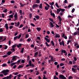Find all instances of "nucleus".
<instances>
[{
	"label": "nucleus",
	"instance_id": "obj_1",
	"mask_svg": "<svg viewBox=\"0 0 79 79\" xmlns=\"http://www.w3.org/2000/svg\"><path fill=\"white\" fill-rule=\"evenodd\" d=\"M10 71L8 70H4L2 71V74H3L5 76H6V75H8V73H9Z\"/></svg>",
	"mask_w": 79,
	"mask_h": 79
},
{
	"label": "nucleus",
	"instance_id": "obj_2",
	"mask_svg": "<svg viewBox=\"0 0 79 79\" xmlns=\"http://www.w3.org/2000/svg\"><path fill=\"white\" fill-rule=\"evenodd\" d=\"M29 66H31L33 68H34V66H35V65L34 64H32V62L31 60L29 61V64L27 65L26 67H28Z\"/></svg>",
	"mask_w": 79,
	"mask_h": 79
},
{
	"label": "nucleus",
	"instance_id": "obj_3",
	"mask_svg": "<svg viewBox=\"0 0 79 79\" xmlns=\"http://www.w3.org/2000/svg\"><path fill=\"white\" fill-rule=\"evenodd\" d=\"M12 77V74H10L9 76H7L6 77H5L2 78V79H11Z\"/></svg>",
	"mask_w": 79,
	"mask_h": 79
},
{
	"label": "nucleus",
	"instance_id": "obj_4",
	"mask_svg": "<svg viewBox=\"0 0 79 79\" xmlns=\"http://www.w3.org/2000/svg\"><path fill=\"white\" fill-rule=\"evenodd\" d=\"M44 4H46V5H47V6H48V7L47 6H45V10H48L49 9V8H50V5H48V4L47 3L44 2Z\"/></svg>",
	"mask_w": 79,
	"mask_h": 79
},
{
	"label": "nucleus",
	"instance_id": "obj_5",
	"mask_svg": "<svg viewBox=\"0 0 79 79\" xmlns=\"http://www.w3.org/2000/svg\"><path fill=\"white\" fill-rule=\"evenodd\" d=\"M66 79V78L63 75L61 74L59 76V79Z\"/></svg>",
	"mask_w": 79,
	"mask_h": 79
},
{
	"label": "nucleus",
	"instance_id": "obj_6",
	"mask_svg": "<svg viewBox=\"0 0 79 79\" xmlns=\"http://www.w3.org/2000/svg\"><path fill=\"white\" fill-rule=\"evenodd\" d=\"M14 17L16 20L18 19V13H17V12L15 13Z\"/></svg>",
	"mask_w": 79,
	"mask_h": 79
},
{
	"label": "nucleus",
	"instance_id": "obj_7",
	"mask_svg": "<svg viewBox=\"0 0 79 79\" xmlns=\"http://www.w3.org/2000/svg\"><path fill=\"white\" fill-rule=\"evenodd\" d=\"M15 26H16L17 27H19V26L20 25V23L19 22H18L17 23L15 22Z\"/></svg>",
	"mask_w": 79,
	"mask_h": 79
},
{
	"label": "nucleus",
	"instance_id": "obj_8",
	"mask_svg": "<svg viewBox=\"0 0 79 79\" xmlns=\"http://www.w3.org/2000/svg\"><path fill=\"white\" fill-rule=\"evenodd\" d=\"M16 58H17V56H14L12 59V60H13V61H16Z\"/></svg>",
	"mask_w": 79,
	"mask_h": 79
},
{
	"label": "nucleus",
	"instance_id": "obj_9",
	"mask_svg": "<svg viewBox=\"0 0 79 79\" xmlns=\"http://www.w3.org/2000/svg\"><path fill=\"white\" fill-rule=\"evenodd\" d=\"M38 7V4H34L33 5L32 7L33 8V9H34V8H36Z\"/></svg>",
	"mask_w": 79,
	"mask_h": 79
},
{
	"label": "nucleus",
	"instance_id": "obj_10",
	"mask_svg": "<svg viewBox=\"0 0 79 79\" xmlns=\"http://www.w3.org/2000/svg\"><path fill=\"white\" fill-rule=\"evenodd\" d=\"M23 65H19V66L18 67L17 69H20V68H23V66H24V64H23Z\"/></svg>",
	"mask_w": 79,
	"mask_h": 79
},
{
	"label": "nucleus",
	"instance_id": "obj_11",
	"mask_svg": "<svg viewBox=\"0 0 79 79\" xmlns=\"http://www.w3.org/2000/svg\"><path fill=\"white\" fill-rule=\"evenodd\" d=\"M44 39L45 40H46L47 42H48V43H50V40L49 39H48L45 37Z\"/></svg>",
	"mask_w": 79,
	"mask_h": 79
},
{
	"label": "nucleus",
	"instance_id": "obj_12",
	"mask_svg": "<svg viewBox=\"0 0 79 79\" xmlns=\"http://www.w3.org/2000/svg\"><path fill=\"white\" fill-rule=\"evenodd\" d=\"M56 35L55 36V37L56 38H58L59 37H60V35L59 34H56V33H55Z\"/></svg>",
	"mask_w": 79,
	"mask_h": 79
},
{
	"label": "nucleus",
	"instance_id": "obj_13",
	"mask_svg": "<svg viewBox=\"0 0 79 79\" xmlns=\"http://www.w3.org/2000/svg\"><path fill=\"white\" fill-rule=\"evenodd\" d=\"M58 18H59V21H60V24H61V21H62V19H61V16H58Z\"/></svg>",
	"mask_w": 79,
	"mask_h": 79
},
{
	"label": "nucleus",
	"instance_id": "obj_14",
	"mask_svg": "<svg viewBox=\"0 0 79 79\" xmlns=\"http://www.w3.org/2000/svg\"><path fill=\"white\" fill-rule=\"evenodd\" d=\"M5 27L6 28L7 30H8V28H9L8 27V24L6 23L5 25Z\"/></svg>",
	"mask_w": 79,
	"mask_h": 79
},
{
	"label": "nucleus",
	"instance_id": "obj_15",
	"mask_svg": "<svg viewBox=\"0 0 79 79\" xmlns=\"http://www.w3.org/2000/svg\"><path fill=\"white\" fill-rule=\"evenodd\" d=\"M61 11L60 10V8L59 9H57V15H58L59 13H60V12Z\"/></svg>",
	"mask_w": 79,
	"mask_h": 79
},
{
	"label": "nucleus",
	"instance_id": "obj_16",
	"mask_svg": "<svg viewBox=\"0 0 79 79\" xmlns=\"http://www.w3.org/2000/svg\"><path fill=\"white\" fill-rule=\"evenodd\" d=\"M50 26H51V27H54V25L53 24V23H52V22H50Z\"/></svg>",
	"mask_w": 79,
	"mask_h": 79
},
{
	"label": "nucleus",
	"instance_id": "obj_17",
	"mask_svg": "<svg viewBox=\"0 0 79 79\" xmlns=\"http://www.w3.org/2000/svg\"><path fill=\"white\" fill-rule=\"evenodd\" d=\"M17 47L18 48H19V47H22V44H19L18 45H17Z\"/></svg>",
	"mask_w": 79,
	"mask_h": 79
},
{
	"label": "nucleus",
	"instance_id": "obj_18",
	"mask_svg": "<svg viewBox=\"0 0 79 79\" xmlns=\"http://www.w3.org/2000/svg\"><path fill=\"white\" fill-rule=\"evenodd\" d=\"M11 53H12V52L11 51H9L7 52V55L10 56V55H11Z\"/></svg>",
	"mask_w": 79,
	"mask_h": 79
},
{
	"label": "nucleus",
	"instance_id": "obj_19",
	"mask_svg": "<svg viewBox=\"0 0 79 79\" xmlns=\"http://www.w3.org/2000/svg\"><path fill=\"white\" fill-rule=\"evenodd\" d=\"M38 53H39V52H37L35 53V54L34 55V57H36V56L38 55Z\"/></svg>",
	"mask_w": 79,
	"mask_h": 79
},
{
	"label": "nucleus",
	"instance_id": "obj_20",
	"mask_svg": "<svg viewBox=\"0 0 79 79\" xmlns=\"http://www.w3.org/2000/svg\"><path fill=\"white\" fill-rule=\"evenodd\" d=\"M35 18H36V19H37V20L39 19H40V17H39V15H36L35 16Z\"/></svg>",
	"mask_w": 79,
	"mask_h": 79
},
{
	"label": "nucleus",
	"instance_id": "obj_21",
	"mask_svg": "<svg viewBox=\"0 0 79 79\" xmlns=\"http://www.w3.org/2000/svg\"><path fill=\"white\" fill-rule=\"evenodd\" d=\"M2 67H6L7 66V64H3L2 65Z\"/></svg>",
	"mask_w": 79,
	"mask_h": 79
},
{
	"label": "nucleus",
	"instance_id": "obj_22",
	"mask_svg": "<svg viewBox=\"0 0 79 79\" xmlns=\"http://www.w3.org/2000/svg\"><path fill=\"white\" fill-rule=\"evenodd\" d=\"M2 47L3 48H4L3 47H5L4 49L6 50V49H7V48H8V46L4 45Z\"/></svg>",
	"mask_w": 79,
	"mask_h": 79
},
{
	"label": "nucleus",
	"instance_id": "obj_23",
	"mask_svg": "<svg viewBox=\"0 0 79 79\" xmlns=\"http://www.w3.org/2000/svg\"><path fill=\"white\" fill-rule=\"evenodd\" d=\"M51 61L52 62H53L54 61V59H53V56H52L51 58Z\"/></svg>",
	"mask_w": 79,
	"mask_h": 79
},
{
	"label": "nucleus",
	"instance_id": "obj_24",
	"mask_svg": "<svg viewBox=\"0 0 79 79\" xmlns=\"http://www.w3.org/2000/svg\"><path fill=\"white\" fill-rule=\"evenodd\" d=\"M36 29L38 31H40V30H41V28L40 27H37Z\"/></svg>",
	"mask_w": 79,
	"mask_h": 79
},
{
	"label": "nucleus",
	"instance_id": "obj_25",
	"mask_svg": "<svg viewBox=\"0 0 79 79\" xmlns=\"http://www.w3.org/2000/svg\"><path fill=\"white\" fill-rule=\"evenodd\" d=\"M60 11L62 12V13H63L64 11H65V10L64 9H61V8H60Z\"/></svg>",
	"mask_w": 79,
	"mask_h": 79
},
{
	"label": "nucleus",
	"instance_id": "obj_26",
	"mask_svg": "<svg viewBox=\"0 0 79 79\" xmlns=\"http://www.w3.org/2000/svg\"><path fill=\"white\" fill-rule=\"evenodd\" d=\"M9 18H13V15H10L8 16Z\"/></svg>",
	"mask_w": 79,
	"mask_h": 79
},
{
	"label": "nucleus",
	"instance_id": "obj_27",
	"mask_svg": "<svg viewBox=\"0 0 79 79\" xmlns=\"http://www.w3.org/2000/svg\"><path fill=\"white\" fill-rule=\"evenodd\" d=\"M72 71L73 72V73H76V72H76V70H75V69H74V68H72Z\"/></svg>",
	"mask_w": 79,
	"mask_h": 79
},
{
	"label": "nucleus",
	"instance_id": "obj_28",
	"mask_svg": "<svg viewBox=\"0 0 79 79\" xmlns=\"http://www.w3.org/2000/svg\"><path fill=\"white\" fill-rule=\"evenodd\" d=\"M21 35H22V34L21 33L18 36V39H20L21 38Z\"/></svg>",
	"mask_w": 79,
	"mask_h": 79
},
{
	"label": "nucleus",
	"instance_id": "obj_29",
	"mask_svg": "<svg viewBox=\"0 0 79 79\" xmlns=\"http://www.w3.org/2000/svg\"><path fill=\"white\" fill-rule=\"evenodd\" d=\"M66 51V50H62L61 53H66V52H67Z\"/></svg>",
	"mask_w": 79,
	"mask_h": 79
},
{
	"label": "nucleus",
	"instance_id": "obj_30",
	"mask_svg": "<svg viewBox=\"0 0 79 79\" xmlns=\"http://www.w3.org/2000/svg\"><path fill=\"white\" fill-rule=\"evenodd\" d=\"M39 7L40 8H41V9H42V3H41L40 4Z\"/></svg>",
	"mask_w": 79,
	"mask_h": 79
},
{
	"label": "nucleus",
	"instance_id": "obj_31",
	"mask_svg": "<svg viewBox=\"0 0 79 79\" xmlns=\"http://www.w3.org/2000/svg\"><path fill=\"white\" fill-rule=\"evenodd\" d=\"M17 45L16 44H15L14 45H13L12 46V48H16V47Z\"/></svg>",
	"mask_w": 79,
	"mask_h": 79
},
{
	"label": "nucleus",
	"instance_id": "obj_32",
	"mask_svg": "<svg viewBox=\"0 0 79 79\" xmlns=\"http://www.w3.org/2000/svg\"><path fill=\"white\" fill-rule=\"evenodd\" d=\"M19 4L20 5V6H21V7H23V6H24V4H23V3L21 2L19 3Z\"/></svg>",
	"mask_w": 79,
	"mask_h": 79
},
{
	"label": "nucleus",
	"instance_id": "obj_33",
	"mask_svg": "<svg viewBox=\"0 0 79 79\" xmlns=\"http://www.w3.org/2000/svg\"><path fill=\"white\" fill-rule=\"evenodd\" d=\"M19 74L18 72H15L13 73V74H15V75H18Z\"/></svg>",
	"mask_w": 79,
	"mask_h": 79
},
{
	"label": "nucleus",
	"instance_id": "obj_34",
	"mask_svg": "<svg viewBox=\"0 0 79 79\" xmlns=\"http://www.w3.org/2000/svg\"><path fill=\"white\" fill-rule=\"evenodd\" d=\"M30 59V57H29V56H28L27 57V62H28L29 61V60Z\"/></svg>",
	"mask_w": 79,
	"mask_h": 79
},
{
	"label": "nucleus",
	"instance_id": "obj_35",
	"mask_svg": "<svg viewBox=\"0 0 79 79\" xmlns=\"http://www.w3.org/2000/svg\"><path fill=\"white\" fill-rule=\"evenodd\" d=\"M40 1L39 0H37L36 1V3H37L39 4V3H40Z\"/></svg>",
	"mask_w": 79,
	"mask_h": 79
},
{
	"label": "nucleus",
	"instance_id": "obj_36",
	"mask_svg": "<svg viewBox=\"0 0 79 79\" xmlns=\"http://www.w3.org/2000/svg\"><path fill=\"white\" fill-rule=\"evenodd\" d=\"M24 48H23L21 50V52L22 53H23V52H24Z\"/></svg>",
	"mask_w": 79,
	"mask_h": 79
},
{
	"label": "nucleus",
	"instance_id": "obj_37",
	"mask_svg": "<svg viewBox=\"0 0 79 79\" xmlns=\"http://www.w3.org/2000/svg\"><path fill=\"white\" fill-rule=\"evenodd\" d=\"M15 64H16V62H14L11 64V66H13L14 65H15Z\"/></svg>",
	"mask_w": 79,
	"mask_h": 79
},
{
	"label": "nucleus",
	"instance_id": "obj_38",
	"mask_svg": "<svg viewBox=\"0 0 79 79\" xmlns=\"http://www.w3.org/2000/svg\"><path fill=\"white\" fill-rule=\"evenodd\" d=\"M45 44L47 47H50V46L48 44V43H47V42H46Z\"/></svg>",
	"mask_w": 79,
	"mask_h": 79
},
{
	"label": "nucleus",
	"instance_id": "obj_39",
	"mask_svg": "<svg viewBox=\"0 0 79 79\" xmlns=\"http://www.w3.org/2000/svg\"><path fill=\"white\" fill-rule=\"evenodd\" d=\"M56 7H57V8H59V6L58 5V3L56 2Z\"/></svg>",
	"mask_w": 79,
	"mask_h": 79
},
{
	"label": "nucleus",
	"instance_id": "obj_40",
	"mask_svg": "<svg viewBox=\"0 0 79 79\" xmlns=\"http://www.w3.org/2000/svg\"><path fill=\"white\" fill-rule=\"evenodd\" d=\"M51 43L52 44V46H54V45H55V43H54L53 41H52Z\"/></svg>",
	"mask_w": 79,
	"mask_h": 79
},
{
	"label": "nucleus",
	"instance_id": "obj_41",
	"mask_svg": "<svg viewBox=\"0 0 79 79\" xmlns=\"http://www.w3.org/2000/svg\"><path fill=\"white\" fill-rule=\"evenodd\" d=\"M54 79H58V78L56 76V75H55L54 76Z\"/></svg>",
	"mask_w": 79,
	"mask_h": 79
},
{
	"label": "nucleus",
	"instance_id": "obj_42",
	"mask_svg": "<svg viewBox=\"0 0 79 79\" xmlns=\"http://www.w3.org/2000/svg\"><path fill=\"white\" fill-rule=\"evenodd\" d=\"M71 42V40H69L67 41V45H68L69 44V43H70V42Z\"/></svg>",
	"mask_w": 79,
	"mask_h": 79
},
{
	"label": "nucleus",
	"instance_id": "obj_43",
	"mask_svg": "<svg viewBox=\"0 0 79 79\" xmlns=\"http://www.w3.org/2000/svg\"><path fill=\"white\" fill-rule=\"evenodd\" d=\"M7 10H8L7 9H5L3 11V12L6 13H7Z\"/></svg>",
	"mask_w": 79,
	"mask_h": 79
},
{
	"label": "nucleus",
	"instance_id": "obj_44",
	"mask_svg": "<svg viewBox=\"0 0 79 79\" xmlns=\"http://www.w3.org/2000/svg\"><path fill=\"white\" fill-rule=\"evenodd\" d=\"M49 20L52 22H53V19L49 18Z\"/></svg>",
	"mask_w": 79,
	"mask_h": 79
},
{
	"label": "nucleus",
	"instance_id": "obj_45",
	"mask_svg": "<svg viewBox=\"0 0 79 79\" xmlns=\"http://www.w3.org/2000/svg\"><path fill=\"white\" fill-rule=\"evenodd\" d=\"M52 16L53 18H55V14H54V13H52Z\"/></svg>",
	"mask_w": 79,
	"mask_h": 79
},
{
	"label": "nucleus",
	"instance_id": "obj_46",
	"mask_svg": "<svg viewBox=\"0 0 79 79\" xmlns=\"http://www.w3.org/2000/svg\"><path fill=\"white\" fill-rule=\"evenodd\" d=\"M61 42L62 45H63V46H64V41H62Z\"/></svg>",
	"mask_w": 79,
	"mask_h": 79
},
{
	"label": "nucleus",
	"instance_id": "obj_47",
	"mask_svg": "<svg viewBox=\"0 0 79 79\" xmlns=\"http://www.w3.org/2000/svg\"><path fill=\"white\" fill-rule=\"evenodd\" d=\"M13 27H13V26H10L9 27V29H13Z\"/></svg>",
	"mask_w": 79,
	"mask_h": 79
},
{
	"label": "nucleus",
	"instance_id": "obj_48",
	"mask_svg": "<svg viewBox=\"0 0 79 79\" xmlns=\"http://www.w3.org/2000/svg\"><path fill=\"white\" fill-rule=\"evenodd\" d=\"M74 11H75V9L73 8L72 10V13H73V12H74Z\"/></svg>",
	"mask_w": 79,
	"mask_h": 79
},
{
	"label": "nucleus",
	"instance_id": "obj_49",
	"mask_svg": "<svg viewBox=\"0 0 79 79\" xmlns=\"http://www.w3.org/2000/svg\"><path fill=\"white\" fill-rule=\"evenodd\" d=\"M3 32V29H2V28H0V32Z\"/></svg>",
	"mask_w": 79,
	"mask_h": 79
},
{
	"label": "nucleus",
	"instance_id": "obj_50",
	"mask_svg": "<svg viewBox=\"0 0 79 79\" xmlns=\"http://www.w3.org/2000/svg\"><path fill=\"white\" fill-rule=\"evenodd\" d=\"M3 58H6V57H8V55H4L3 56Z\"/></svg>",
	"mask_w": 79,
	"mask_h": 79
},
{
	"label": "nucleus",
	"instance_id": "obj_51",
	"mask_svg": "<svg viewBox=\"0 0 79 79\" xmlns=\"http://www.w3.org/2000/svg\"><path fill=\"white\" fill-rule=\"evenodd\" d=\"M17 39H18V36H17L15 37L14 38V40H16Z\"/></svg>",
	"mask_w": 79,
	"mask_h": 79
},
{
	"label": "nucleus",
	"instance_id": "obj_52",
	"mask_svg": "<svg viewBox=\"0 0 79 79\" xmlns=\"http://www.w3.org/2000/svg\"><path fill=\"white\" fill-rule=\"evenodd\" d=\"M15 1L14 0H12L11 1V3H15Z\"/></svg>",
	"mask_w": 79,
	"mask_h": 79
},
{
	"label": "nucleus",
	"instance_id": "obj_53",
	"mask_svg": "<svg viewBox=\"0 0 79 79\" xmlns=\"http://www.w3.org/2000/svg\"><path fill=\"white\" fill-rule=\"evenodd\" d=\"M60 66H64V64L63 63H60Z\"/></svg>",
	"mask_w": 79,
	"mask_h": 79
},
{
	"label": "nucleus",
	"instance_id": "obj_54",
	"mask_svg": "<svg viewBox=\"0 0 79 79\" xmlns=\"http://www.w3.org/2000/svg\"><path fill=\"white\" fill-rule=\"evenodd\" d=\"M25 37L26 39H27V38H28V37H29V35L28 34L26 35H25Z\"/></svg>",
	"mask_w": 79,
	"mask_h": 79
},
{
	"label": "nucleus",
	"instance_id": "obj_55",
	"mask_svg": "<svg viewBox=\"0 0 79 79\" xmlns=\"http://www.w3.org/2000/svg\"><path fill=\"white\" fill-rule=\"evenodd\" d=\"M21 63H25V61H24V60H22L21 61Z\"/></svg>",
	"mask_w": 79,
	"mask_h": 79
},
{
	"label": "nucleus",
	"instance_id": "obj_56",
	"mask_svg": "<svg viewBox=\"0 0 79 79\" xmlns=\"http://www.w3.org/2000/svg\"><path fill=\"white\" fill-rule=\"evenodd\" d=\"M21 59H20L17 62V63H20V62H21Z\"/></svg>",
	"mask_w": 79,
	"mask_h": 79
},
{
	"label": "nucleus",
	"instance_id": "obj_57",
	"mask_svg": "<svg viewBox=\"0 0 79 79\" xmlns=\"http://www.w3.org/2000/svg\"><path fill=\"white\" fill-rule=\"evenodd\" d=\"M73 77H72L71 76H70L68 77V79H73Z\"/></svg>",
	"mask_w": 79,
	"mask_h": 79
},
{
	"label": "nucleus",
	"instance_id": "obj_58",
	"mask_svg": "<svg viewBox=\"0 0 79 79\" xmlns=\"http://www.w3.org/2000/svg\"><path fill=\"white\" fill-rule=\"evenodd\" d=\"M77 32H75L74 33H73V34L74 35H77Z\"/></svg>",
	"mask_w": 79,
	"mask_h": 79
},
{
	"label": "nucleus",
	"instance_id": "obj_59",
	"mask_svg": "<svg viewBox=\"0 0 79 79\" xmlns=\"http://www.w3.org/2000/svg\"><path fill=\"white\" fill-rule=\"evenodd\" d=\"M31 26H32L33 27H35V25L33 23H31Z\"/></svg>",
	"mask_w": 79,
	"mask_h": 79
},
{
	"label": "nucleus",
	"instance_id": "obj_60",
	"mask_svg": "<svg viewBox=\"0 0 79 79\" xmlns=\"http://www.w3.org/2000/svg\"><path fill=\"white\" fill-rule=\"evenodd\" d=\"M23 27V25L21 24L19 27V28H21V27Z\"/></svg>",
	"mask_w": 79,
	"mask_h": 79
},
{
	"label": "nucleus",
	"instance_id": "obj_61",
	"mask_svg": "<svg viewBox=\"0 0 79 79\" xmlns=\"http://www.w3.org/2000/svg\"><path fill=\"white\" fill-rule=\"evenodd\" d=\"M19 13L20 14H21V13H22V10H19Z\"/></svg>",
	"mask_w": 79,
	"mask_h": 79
},
{
	"label": "nucleus",
	"instance_id": "obj_62",
	"mask_svg": "<svg viewBox=\"0 0 79 79\" xmlns=\"http://www.w3.org/2000/svg\"><path fill=\"white\" fill-rule=\"evenodd\" d=\"M16 65H15L13 67V68H14V69H15L16 68Z\"/></svg>",
	"mask_w": 79,
	"mask_h": 79
},
{
	"label": "nucleus",
	"instance_id": "obj_63",
	"mask_svg": "<svg viewBox=\"0 0 79 79\" xmlns=\"http://www.w3.org/2000/svg\"><path fill=\"white\" fill-rule=\"evenodd\" d=\"M54 64H55V65H57V64H58V62H54Z\"/></svg>",
	"mask_w": 79,
	"mask_h": 79
},
{
	"label": "nucleus",
	"instance_id": "obj_64",
	"mask_svg": "<svg viewBox=\"0 0 79 79\" xmlns=\"http://www.w3.org/2000/svg\"><path fill=\"white\" fill-rule=\"evenodd\" d=\"M23 40V38H21L20 39L19 41L22 42Z\"/></svg>",
	"mask_w": 79,
	"mask_h": 79
}]
</instances>
